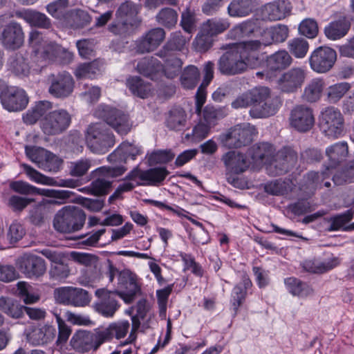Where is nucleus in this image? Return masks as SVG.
<instances>
[{"label": "nucleus", "instance_id": "nucleus-13", "mask_svg": "<svg viewBox=\"0 0 354 354\" xmlns=\"http://www.w3.org/2000/svg\"><path fill=\"white\" fill-rule=\"evenodd\" d=\"M290 125L299 132L310 131L315 124L313 109L306 105H297L291 110Z\"/></svg>", "mask_w": 354, "mask_h": 354}, {"label": "nucleus", "instance_id": "nucleus-44", "mask_svg": "<svg viewBox=\"0 0 354 354\" xmlns=\"http://www.w3.org/2000/svg\"><path fill=\"white\" fill-rule=\"evenodd\" d=\"M230 27L227 19L213 18L203 24V32L212 37L221 34Z\"/></svg>", "mask_w": 354, "mask_h": 354}, {"label": "nucleus", "instance_id": "nucleus-36", "mask_svg": "<svg viewBox=\"0 0 354 354\" xmlns=\"http://www.w3.org/2000/svg\"><path fill=\"white\" fill-rule=\"evenodd\" d=\"M284 283L288 292L293 296L306 298L314 292L309 285L295 277L286 279Z\"/></svg>", "mask_w": 354, "mask_h": 354}, {"label": "nucleus", "instance_id": "nucleus-33", "mask_svg": "<svg viewBox=\"0 0 354 354\" xmlns=\"http://www.w3.org/2000/svg\"><path fill=\"white\" fill-rule=\"evenodd\" d=\"M10 187L16 192L21 194H29L37 193L41 195L49 196H59V197H65V192L55 189H41L33 186L29 185L24 181H16L10 183Z\"/></svg>", "mask_w": 354, "mask_h": 354}, {"label": "nucleus", "instance_id": "nucleus-56", "mask_svg": "<svg viewBox=\"0 0 354 354\" xmlns=\"http://www.w3.org/2000/svg\"><path fill=\"white\" fill-rule=\"evenodd\" d=\"M91 167V160L82 158L70 162L69 173L73 176L82 177L87 174Z\"/></svg>", "mask_w": 354, "mask_h": 354}, {"label": "nucleus", "instance_id": "nucleus-15", "mask_svg": "<svg viewBox=\"0 0 354 354\" xmlns=\"http://www.w3.org/2000/svg\"><path fill=\"white\" fill-rule=\"evenodd\" d=\"M102 111V117L104 120L119 134L126 135L130 131L132 122L127 114L121 110L109 106L104 107Z\"/></svg>", "mask_w": 354, "mask_h": 354}, {"label": "nucleus", "instance_id": "nucleus-32", "mask_svg": "<svg viewBox=\"0 0 354 354\" xmlns=\"http://www.w3.org/2000/svg\"><path fill=\"white\" fill-rule=\"evenodd\" d=\"M341 259L338 257L332 256L324 261L310 260L304 263V268L310 272L322 274L328 272L339 265Z\"/></svg>", "mask_w": 354, "mask_h": 354}, {"label": "nucleus", "instance_id": "nucleus-14", "mask_svg": "<svg viewBox=\"0 0 354 354\" xmlns=\"http://www.w3.org/2000/svg\"><path fill=\"white\" fill-rule=\"evenodd\" d=\"M306 77V71L305 69L295 67L281 75L277 80V86L283 93H293L301 87Z\"/></svg>", "mask_w": 354, "mask_h": 354}, {"label": "nucleus", "instance_id": "nucleus-26", "mask_svg": "<svg viewBox=\"0 0 354 354\" xmlns=\"http://www.w3.org/2000/svg\"><path fill=\"white\" fill-rule=\"evenodd\" d=\"M351 27V23L345 15L330 22L324 28L326 37L330 40H337L346 35Z\"/></svg>", "mask_w": 354, "mask_h": 354}, {"label": "nucleus", "instance_id": "nucleus-43", "mask_svg": "<svg viewBox=\"0 0 354 354\" xmlns=\"http://www.w3.org/2000/svg\"><path fill=\"white\" fill-rule=\"evenodd\" d=\"M102 65L99 61L84 63L79 65L75 71V75L77 79L95 78L101 71Z\"/></svg>", "mask_w": 354, "mask_h": 354}, {"label": "nucleus", "instance_id": "nucleus-37", "mask_svg": "<svg viewBox=\"0 0 354 354\" xmlns=\"http://www.w3.org/2000/svg\"><path fill=\"white\" fill-rule=\"evenodd\" d=\"M70 344L72 348L79 353H85L93 350L91 339V332L79 330L72 337Z\"/></svg>", "mask_w": 354, "mask_h": 354}, {"label": "nucleus", "instance_id": "nucleus-54", "mask_svg": "<svg viewBox=\"0 0 354 354\" xmlns=\"http://www.w3.org/2000/svg\"><path fill=\"white\" fill-rule=\"evenodd\" d=\"M91 301V295L89 292L81 288L73 287L71 306L75 307H84L88 306Z\"/></svg>", "mask_w": 354, "mask_h": 354}, {"label": "nucleus", "instance_id": "nucleus-11", "mask_svg": "<svg viewBox=\"0 0 354 354\" xmlns=\"http://www.w3.org/2000/svg\"><path fill=\"white\" fill-rule=\"evenodd\" d=\"M348 153V147L346 142H337L326 149V154L329 162L324 165V169L320 172H311L308 177H319L333 176L336 177L337 167L339 163L344 160Z\"/></svg>", "mask_w": 354, "mask_h": 354}, {"label": "nucleus", "instance_id": "nucleus-61", "mask_svg": "<svg viewBox=\"0 0 354 354\" xmlns=\"http://www.w3.org/2000/svg\"><path fill=\"white\" fill-rule=\"evenodd\" d=\"M68 18L72 19L73 23H70L69 21H68V23L75 28H80L86 26L91 20L88 13L86 11L82 10L70 12L69 17Z\"/></svg>", "mask_w": 354, "mask_h": 354}, {"label": "nucleus", "instance_id": "nucleus-4", "mask_svg": "<svg viewBox=\"0 0 354 354\" xmlns=\"http://www.w3.org/2000/svg\"><path fill=\"white\" fill-rule=\"evenodd\" d=\"M138 13V6L133 3L126 2L122 4L117 11V19L110 25L109 30L121 36L131 32L140 23Z\"/></svg>", "mask_w": 354, "mask_h": 354}, {"label": "nucleus", "instance_id": "nucleus-18", "mask_svg": "<svg viewBox=\"0 0 354 354\" xmlns=\"http://www.w3.org/2000/svg\"><path fill=\"white\" fill-rule=\"evenodd\" d=\"M95 295L99 299L94 304L95 311L105 317H113L120 307L115 298L116 292H111L106 288H99L95 290Z\"/></svg>", "mask_w": 354, "mask_h": 354}, {"label": "nucleus", "instance_id": "nucleus-60", "mask_svg": "<svg viewBox=\"0 0 354 354\" xmlns=\"http://www.w3.org/2000/svg\"><path fill=\"white\" fill-rule=\"evenodd\" d=\"M70 274L68 266L61 259L51 264L49 274L51 279L60 281L66 279Z\"/></svg>", "mask_w": 354, "mask_h": 354}, {"label": "nucleus", "instance_id": "nucleus-6", "mask_svg": "<svg viewBox=\"0 0 354 354\" xmlns=\"http://www.w3.org/2000/svg\"><path fill=\"white\" fill-rule=\"evenodd\" d=\"M297 153L290 147H284L277 151L272 162L267 166V173L270 176H283L292 172L293 174H300L293 171L298 170Z\"/></svg>", "mask_w": 354, "mask_h": 354}, {"label": "nucleus", "instance_id": "nucleus-1", "mask_svg": "<svg viewBox=\"0 0 354 354\" xmlns=\"http://www.w3.org/2000/svg\"><path fill=\"white\" fill-rule=\"evenodd\" d=\"M261 42L258 40L234 44L218 59V69L223 75H235L245 72L248 68H254L260 64L259 49Z\"/></svg>", "mask_w": 354, "mask_h": 354}, {"label": "nucleus", "instance_id": "nucleus-38", "mask_svg": "<svg viewBox=\"0 0 354 354\" xmlns=\"http://www.w3.org/2000/svg\"><path fill=\"white\" fill-rule=\"evenodd\" d=\"M160 57H166L165 65H162V70L165 76L169 79L176 77L182 68V61L173 55H166L164 50H160L158 54Z\"/></svg>", "mask_w": 354, "mask_h": 354}, {"label": "nucleus", "instance_id": "nucleus-3", "mask_svg": "<svg viewBox=\"0 0 354 354\" xmlns=\"http://www.w3.org/2000/svg\"><path fill=\"white\" fill-rule=\"evenodd\" d=\"M87 147L95 153H106L115 144L113 134L105 123H95L90 125L86 135Z\"/></svg>", "mask_w": 354, "mask_h": 354}, {"label": "nucleus", "instance_id": "nucleus-52", "mask_svg": "<svg viewBox=\"0 0 354 354\" xmlns=\"http://www.w3.org/2000/svg\"><path fill=\"white\" fill-rule=\"evenodd\" d=\"M265 34L270 37L271 41L264 42V45H268L272 42L281 43L287 39L288 28L285 25L279 24L268 29Z\"/></svg>", "mask_w": 354, "mask_h": 354}, {"label": "nucleus", "instance_id": "nucleus-29", "mask_svg": "<svg viewBox=\"0 0 354 354\" xmlns=\"http://www.w3.org/2000/svg\"><path fill=\"white\" fill-rule=\"evenodd\" d=\"M351 88V84L347 82L331 84L324 90V101L329 104H337Z\"/></svg>", "mask_w": 354, "mask_h": 354}, {"label": "nucleus", "instance_id": "nucleus-28", "mask_svg": "<svg viewBox=\"0 0 354 354\" xmlns=\"http://www.w3.org/2000/svg\"><path fill=\"white\" fill-rule=\"evenodd\" d=\"M53 103L48 100H41L36 102L23 116L24 122L27 124H33L39 120H41L49 112L53 111Z\"/></svg>", "mask_w": 354, "mask_h": 354}, {"label": "nucleus", "instance_id": "nucleus-53", "mask_svg": "<svg viewBox=\"0 0 354 354\" xmlns=\"http://www.w3.org/2000/svg\"><path fill=\"white\" fill-rule=\"evenodd\" d=\"M197 19L194 10L187 8L182 12L180 25L186 32L192 34L196 30Z\"/></svg>", "mask_w": 354, "mask_h": 354}, {"label": "nucleus", "instance_id": "nucleus-20", "mask_svg": "<svg viewBox=\"0 0 354 354\" xmlns=\"http://www.w3.org/2000/svg\"><path fill=\"white\" fill-rule=\"evenodd\" d=\"M1 104L8 111H19L26 108L28 99L24 90L9 87L1 95Z\"/></svg>", "mask_w": 354, "mask_h": 354}, {"label": "nucleus", "instance_id": "nucleus-34", "mask_svg": "<svg viewBox=\"0 0 354 354\" xmlns=\"http://www.w3.org/2000/svg\"><path fill=\"white\" fill-rule=\"evenodd\" d=\"M252 286V281L247 275H243L241 281L237 283L233 288L232 306L235 313L242 305L247 296L248 290Z\"/></svg>", "mask_w": 354, "mask_h": 354}, {"label": "nucleus", "instance_id": "nucleus-62", "mask_svg": "<svg viewBox=\"0 0 354 354\" xmlns=\"http://www.w3.org/2000/svg\"><path fill=\"white\" fill-rule=\"evenodd\" d=\"M111 334L108 327L102 329H97L93 333H91L93 350H97L103 343L111 340Z\"/></svg>", "mask_w": 354, "mask_h": 354}, {"label": "nucleus", "instance_id": "nucleus-24", "mask_svg": "<svg viewBox=\"0 0 354 354\" xmlns=\"http://www.w3.org/2000/svg\"><path fill=\"white\" fill-rule=\"evenodd\" d=\"M24 32L21 26L15 22L8 24L3 30L2 42L6 48L16 49L24 42Z\"/></svg>", "mask_w": 354, "mask_h": 354}, {"label": "nucleus", "instance_id": "nucleus-17", "mask_svg": "<svg viewBox=\"0 0 354 354\" xmlns=\"http://www.w3.org/2000/svg\"><path fill=\"white\" fill-rule=\"evenodd\" d=\"M266 90V95L258 100L250 110V115L254 118H267L274 115L281 106L280 99L277 96H271L267 87H261Z\"/></svg>", "mask_w": 354, "mask_h": 354}, {"label": "nucleus", "instance_id": "nucleus-25", "mask_svg": "<svg viewBox=\"0 0 354 354\" xmlns=\"http://www.w3.org/2000/svg\"><path fill=\"white\" fill-rule=\"evenodd\" d=\"M326 84L324 79L315 77L304 86L301 97L303 102L313 104L319 102L322 96Z\"/></svg>", "mask_w": 354, "mask_h": 354}, {"label": "nucleus", "instance_id": "nucleus-41", "mask_svg": "<svg viewBox=\"0 0 354 354\" xmlns=\"http://www.w3.org/2000/svg\"><path fill=\"white\" fill-rule=\"evenodd\" d=\"M200 120L212 127H214L217 121L227 115L224 108H216L212 105H207L202 111Z\"/></svg>", "mask_w": 354, "mask_h": 354}, {"label": "nucleus", "instance_id": "nucleus-10", "mask_svg": "<svg viewBox=\"0 0 354 354\" xmlns=\"http://www.w3.org/2000/svg\"><path fill=\"white\" fill-rule=\"evenodd\" d=\"M71 122V114L64 109L48 113L39 122L41 131L47 136H56L64 132Z\"/></svg>", "mask_w": 354, "mask_h": 354}, {"label": "nucleus", "instance_id": "nucleus-50", "mask_svg": "<svg viewBox=\"0 0 354 354\" xmlns=\"http://www.w3.org/2000/svg\"><path fill=\"white\" fill-rule=\"evenodd\" d=\"M68 0H57L47 6V11L53 17L67 20L70 12H67Z\"/></svg>", "mask_w": 354, "mask_h": 354}, {"label": "nucleus", "instance_id": "nucleus-46", "mask_svg": "<svg viewBox=\"0 0 354 354\" xmlns=\"http://www.w3.org/2000/svg\"><path fill=\"white\" fill-rule=\"evenodd\" d=\"M200 78V72L198 68L193 65L187 66L180 77L182 86L187 89L196 87Z\"/></svg>", "mask_w": 354, "mask_h": 354}, {"label": "nucleus", "instance_id": "nucleus-42", "mask_svg": "<svg viewBox=\"0 0 354 354\" xmlns=\"http://www.w3.org/2000/svg\"><path fill=\"white\" fill-rule=\"evenodd\" d=\"M254 0H233L228 6V13L232 17H245L252 10Z\"/></svg>", "mask_w": 354, "mask_h": 354}, {"label": "nucleus", "instance_id": "nucleus-21", "mask_svg": "<svg viewBox=\"0 0 354 354\" xmlns=\"http://www.w3.org/2000/svg\"><path fill=\"white\" fill-rule=\"evenodd\" d=\"M275 148L268 142H260L254 145L249 151V154L257 167L267 166L272 162L276 154Z\"/></svg>", "mask_w": 354, "mask_h": 354}, {"label": "nucleus", "instance_id": "nucleus-9", "mask_svg": "<svg viewBox=\"0 0 354 354\" xmlns=\"http://www.w3.org/2000/svg\"><path fill=\"white\" fill-rule=\"evenodd\" d=\"M319 122L321 131L328 138L336 139L343 132L344 117L335 106L324 108L320 113Z\"/></svg>", "mask_w": 354, "mask_h": 354}, {"label": "nucleus", "instance_id": "nucleus-58", "mask_svg": "<svg viewBox=\"0 0 354 354\" xmlns=\"http://www.w3.org/2000/svg\"><path fill=\"white\" fill-rule=\"evenodd\" d=\"M62 162L63 160L61 158L48 151L39 167L45 171L57 172L60 169Z\"/></svg>", "mask_w": 354, "mask_h": 354}, {"label": "nucleus", "instance_id": "nucleus-55", "mask_svg": "<svg viewBox=\"0 0 354 354\" xmlns=\"http://www.w3.org/2000/svg\"><path fill=\"white\" fill-rule=\"evenodd\" d=\"M124 288L125 291L116 292V293L127 304L131 303L137 295L141 294L140 286L138 283V278L135 279V281H131Z\"/></svg>", "mask_w": 354, "mask_h": 354}, {"label": "nucleus", "instance_id": "nucleus-59", "mask_svg": "<svg viewBox=\"0 0 354 354\" xmlns=\"http://www.w3.org/2000/svg\"><path fill=\"white\" fill-rule=\"evenodd\" d=\"M318 25L315 20L307 18L304 19L299 26V32L308 38H315L318 34Z\"/></svg>", "mask_w": 354, "mask_h": 354}, {"label": "nucleus", "instance_id": "nucleus-57", "mask_svg": "<svg viewBox=\"0 0 354 354\" xmlns=\"http://www.w3.org/2000/svg\"><path fill=\"white\" fill-rule=\"evenodd\" d=\"M37 183L74 188L80 185L79 180L77 178H34Z\"/></svg>", "mask_w": 354, "mask_h": 354}, {"label": "nucleus", "instance_id": "nucleus-45", "mask_svg": "<svg viewBox=\"0 0 354 354\" xmlns=\"http://www.w3.org/2000/svg\"><path fill=\"white\" fill-rule=\"evenodd\" d=\"M290 178H278L270 181L264 186L265 191L272 195L283 194L292 189Z\"/></svg>", "mask_w": 354, "mask_h": 354}, {"label": "nucleus", "instance_id": "nucleus-49", "mask_svg": "<svg viewBox=\"0 0 354 354\" xmlns=\"http://www.w3.org/2000/svg\"><path fill=\"white\" fill-rule=\"evenodd\" d=\"M156 18L159 24L167 28H171L177 24L178 15L174 9L165 8L158 13Z\"/></svg>", "mask_w": 354, "mask_h": 354}, {"label": "nucleus", "instance_id": "nucleus-12", "mask_svg": "<svg viewBox=\"0 0 354 354\" xmlns=\"http://www.w3.org/2000/svg\"><path fill=\"white\" fill-rule=\"evenodd\" d=\"M337 59L335 50L330 47L320 46L313 51L309 57L310 68L317 73H325L333 66Z\"/></svg>", "mask_w": 354, "mask_h": 354}, {"label": "nucleus", "instance_id": "nucleus-27", "mask_svg": "<svg viewBox=\"0 0 354 354\" xmlns=\"http://www.w3.org/2000/svg\"><path fill=\"white\" fill-rule=\"evenodd\" d=\"M56 333L57 331L55 327L50 325H44L32 328L28 334L27 339L34 345H42L54 340Z\"/></svg>", "mask_w": 354, "mask_h": 354}, {"label": "nucleus", "instance_id": "nucleus-8", "mask_svg": "<svg viewBox=\"0 0 354 354\" xmlns=\"http://www.w3.org/2000/svg\"><path fill=\"white\" fill-rule=\"evenodd\" d=\"M28 41L35 53L45 60L53 61L62 53L68 59H72L73 55L70 52L65 50L60 46L46 39L38 31H32L30 33Z\"/></svg>", "mask_w": 354, "mask_h": 354}, {"label": "nucleus", "instance_id": "nucleus-23", "mask_svg": "<svg viewBox=\"0 0 354 354\" xmlns=\"http://www.w3.org/2000/svg\"><path fill=\"white\" fill-rule=\"evenodd\" d=\"M291 10L290 3L286 0H277L265 5L262 14L264 19L277 21L284 19Z\"/></svg>", "mask_w": 354, "mask_h": 354}, {"label": "nucleus", "instance_id": "nucleus-40", "mask_svg": "<svg viewBox=\"0 0 354 354\" xmlns=\"http://www.w3.org/2000/svg\"><path fill=\"white\" fill-rule=\"evenodd\" d=\"M137 71L147 77L162 70V64L154 57H145L141 59L136 66Z\"/></svg>", "mask_w": 354, "mask_h": 354}, {"label": "nucleus", "instance_id": "nucleus-7", "mask_svg": "<svg viewBox=\"0 0 354 354\" xmlns=\"http://www.w3.org/2000/svg\"><path fill=\"white\" fill-rule=\"evenodd\" d=\"M254 126L249 123L238 124L218 136L221 144L228 149L239 148L250 144L256 135Z\"/></svg>", "mask_w": 354, "mask_h": 354}, {"label": "nucleus", "instance_id": "nucleus-51", "mask_svg": "<svg viewBox=\"0 0 354 354\" xmlns=\"http://www.w3.org/2000/svg\"><path fill=\"white\" fill-rule=\"evenodd\" d=\"M308 48V41L303 38H294L288 42V49L296 58L304 57Z\"/></svg>", "mask_w": 354, "mask_h": 354}, {"label": "nucleus", "instance_id": "nucleus-22", "mask_svg": "<svg viewBox=\"0 0 354 354\" xmlns=\"http://www.w3.org/2000/svg\"><path fill=\"white\" fill-rule=\"evenodd\" d=\"M292 62V57L285 50H279L270 55L266 59V77L271 79L276 75V73L289 67Z\"/></svg>", "mask_w": 354, "mask_h": 354}, {"label": "nucleus", "instance_id": "nucleus-16", "mask_svg": "<svg viewBox=\"0 0 354 354\" xmlns=\"http://www.w3.org/2000/svg\"><path fill=\"white\" fill-rule=\"evenodd\" d=\"M48 93L55 98H65L73 91L75 82L71 75L66 71L52 75Z\"/></svg>", "mask_w": 354, "mask_h": 354}, {"label": "nucleus", "instance_id": "nucleus-2", "mask_svg": "<svg viewBox=\"0 0 354 354\" xmlns=\"http://www.w3.org/2000/svg\"><path fill=\"white\" fill-rule=\"evenodd\" d=\"M140 148L128 142H123L107 157L109 162L115 164L113 166H102L91 172V177H118L122 176L127 169L121 164L125 163L127 159H132L140 154Z\"/></svg>", "mask_w": 354, "mask_h": 354}, {"label": "nucleus", "instance_id": "nucleus-63", "mask_svg": "<svg viewBox=\"0 0 354 354\" xmlns=\"http://www.w3.org/2000/svg\"><path fill=\"white\" fill-rule=\"evenodd\" d=\"M25 152L27 157L39 167L46 156L48 150L39 147L26 146Z\"/></svg>", "mask_w": 354, "mask_h": 354}, {"label": "nucleus", "instance_id": "nucleus-35", "mask_svg": "<svg viewBox=\"0 0 354 354\" xmlns=\"http://www.w3.org/2000/svg\"><path fill=\"white\" fill-rule=\"evenodd\" d=\"M127 86L133 95L142 99L148 97L152 91L151 84L138 76L129 77L127 80Z\"/></svg>", "mask_w": 354, "mask_h": 354}, {"label": "nucleus", "instance_id": "nucleus-31", "mask_svg": "<svg viewBox=\"0 0 354 354\" xmlns=\"http://www.w3.org/2000/svg\"><path fill=\"white\" fill-rule=\"evenodd\" d=\"M266 95L265 88H256L245 92L239 95L231 104L234 109L246 108L249 106H253L255 103L263 99Z\"/></svg>", "mask_w": 354, "mask_h": 354}, {"label": "nucleus", "instance_id": "nucleus-5", "mask_svg": "<svg viewBox=\"0 0 354 354\" xmlns=\"http://www.w3.org/2000/svg\"><path fill=\"white\" fill-rule=\"evenodd\" d=\"M85 220L86 214L82 209L68 206L62 208L55 214L53 226L58 232L70 233L82 229Z\"/></svg>", "mask_w": 354, "mask_h": 354}, {"label": "nucleus", "instance_id": "nucleus-30", "mask_svg": "<svg viewBox=\"0 0 354 354\" xmlns=\"http://www.w3.org/2000/svg\"><path fill=\"white\" fill-rule=\"evenodd\" d=\"M222 160L227 169L235 174H239L245 171L249 167L244 155L233 151L224 154Z\"/></svg>", "mask_w": 354, "mask_h": 354}, {"label": "nucleus", "instance_id": "nucleus-64", "mask_svg": "<svg viewBox=\"0 0 354 354\" xmlns=\"http://www.w3.org/2000/svg\"><path fill=\"white\" fill-rule=\"evenodd\" d=\"M354 215V211L353 209H348L344 213L339 214L331 218V223L329 227L330 231H335L343 227L346 223H348L353 218Z\"/></svg>", "mask_w": 354, "mask_h": 354}, {"label": "nucleus", "instance_id": "nucleus-48", "mask_svg": "<svg viewBox=\"0 0 354 354\" xmlns=\"http://www.w3.org/2000/svg\"><path fill=\"white\" fill-rule=\"evenodd\" d=\"M10 70L17 76L26 77L30 73V66L26 58L17 54L10 61Z\"/></svg>", "mask_w": 354, "mask_h": 354}, {"label": "nucleus", "instance_id": "nucleus-39", "mask_svg": "<svg viewBox=\"0 0 354 354\" xmlns=\"http://www.w3.org/2000/svg\"><path fill=\"white\" fill-rule=\"evenodd\" d=\"M186 123L187 114L183 109L174 108L169 112L166 126L170 130L181 131L185 127Z\"/></svg>", "mask_w": 354, "mask_h": 354}, {"label": "nucleus", "instance_id": "nucleus-19", "mask_svg": "<svg viewBox=\"0 0 354 354\" xmlns=\"http://www.w3.org/2000/svg\"><path fill=\"white\" fill-rule=\"evenodd\" d=\"M19 270L27 277H39L44 274L46 270L43 259L32 254H24L17 261Z\"/></svg>", "mask_w": 354, "mask_h": 354}, {"label": "nucleus", "instance_id": "nucleus-47", "mask_svg": "<svg viewBox=\"0 0 354 354\" xmlns=\"http://www.w3.org/2000/svg\"><path fill=\"white\" fill-rule=\"evenodd\" d=\"M23 19L32 26L48 28L50 26L49 19L44 15L33 10L25 11L21 15Z\"/></svg>", "mask_w": 354, "mask_h": 354}]
</instances>
